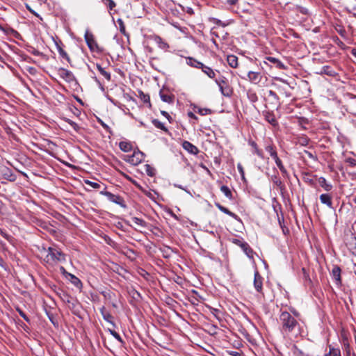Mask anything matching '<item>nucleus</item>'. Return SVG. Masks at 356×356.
<instances>
[{"label":"nucleus","mask_w":356,"mask_h":356,"mask_svg":"<svg viewBox=\"0 0 356 356\" xmlns=\"http://www.w3.org/2000/svg\"><path fill=\"white\" fill-rule=\"evenodd\" d=\"M294 316L288 312H282L279 316V323L282 334L289 338H297L301 335L302 327L297 320L298 312H293Z\"/></svg>","instance_id":"obj_1"},{"label":"nucleus","mask_w":356,"mask_h":356,"mask_svg":"<svg viewBox=\"0 0 356 356\" xmlns=\"http://www.w3.org/2000/svg\"><path fill=\"white\" fill-rule=\"evenodd\" d=\"M40 252L43 261L51 267L66 261V255L56 246H51L47 249L42 247Z\"/></svg>","instance_id":"obj_2"},{"label":"nucleus","mask_w":356,"mask_h":356,"mask_svg":"<svg viewBox=\"0 0 356 356\" xmlns=\"http://www.w3.org/2000/svg\"><path fill=\"white\" fill-rule=\"evenodd\" d=\"M265 149L267 152L269 153L270 156L274 159L277 166L281 171V172L283 175L287 174V170H286L285 167L284 166L282 161L279 158L277 155V152L276 150V147L273 144L267 145L265 147Z\"/></svg>","instance_id":"obj_3"},{"label":"nucleus","mask_w":356,"mask_h":356,"mask_svg":"<svg viewBox=\"0 0 356 356\" xmlns=\"http://www.w3.org/2000/svg\"><path fill=\"white\" fill-rule=\"evenodd\" d=\"M216 84L219 86L220 90L224 96L229 97L232 94V90L228 84L227 79L225 76H221L215 80Z\"/></svg>","instance_id":"obj_4"},{"label":"nucleus","mask_w":356,"mask_h":356,"mask_svg":"<svg viewBox=\"0 0 356 356\" xmlns=\"http://www.w3.org/2000/svg\"><path fill=\"white\" fill-rule=\"evenodd\" d=\"M144 158L145 154L138 150L134 151L131 155H126L124 159L134 165H137L144 160Z\"/></svg>","instance_id":"obj_5"},{"label":"nucleus","mask_w":356,"mask_h":356,"mask_svg":"<svg viewBox=\"0 0 356 356\" xmlns=\"http://www.w3.org/2000/svg\"><path fill=\"white\" fill-rule=\"evenodd\" d=\"M84 38L86 42V44L91 51H100V49L95 40L94 35L92 33L89 32L88 30L86 31L84 35Z\"/></svg>","instance_id":"obj_6"},{"label":"nucleus","mask_w":356,"mask_h":356,"mask_svg":"<svg viewBox=\"0 0 356 356\" xmlns=\"http://www.w3.org/2000/svg\"><path fill=\"white\" fill-rule=\"evenodd\" d=\"M100 194L106 196L109 201L115 203L123 208L126 207L124 200L121 196L113 194L111 192L106 191H100Z\"/></svg>","instance_id":"obj_7"},{"label":"nucleus","mask_w":356,"mask_h":356,"mask_svg":"<svg viewBox=\"0 0 356 356\" xmlns=\"http://www.w3.org/2000/svg\"><path fill=\"white\" fill-rule=\"evenodd\" d=\"M58 74L67 82H72L75 80L73 73L67 69L63 67L60 68L58 70Z\"/></svg>","instance_id":"obj_8"},{"label":"nucleus","mask_w":356,"mask_h":356,"mask_svg":"<svg viewBox=\"0 0 356 356\" xmlns=\"http://www.w3.org/2000/svg\"><path fill=\"white\" fill-rule=\"evenodd\" d=\"M237 244L241 247V248L243 250L245 254L248 256L250 259H254V251L249 245V244L246 242H241L238 241Z\"/></svg>","instance_id":"obj_9"},{"label":"nucleus","mask_w":356,"mask_h":356,"mask_svg":"<svg viewBox=\"0 0 356 356\" xmlns=\"http://www.w3.org/2000/svg\"><path fill=\"white\" fill-rule=\"evenodd\" d=\"M262 286L263 278L259 273L257 270L254 272V286L257 292L261 293L262 291Z\"/></svg>","instance_id":"obj_10"},{"label":"nucleus","mask_w":356,"mask_h":356,"mask_svg":"<svg viewBox=\"0 0 356 356\" xmlns=\"http://www.w3.org/2000/svg\"><path fill=\"white\" fill-rule=\"evenodd\" d=\"M248 79L251 83L258 84L262 79V75L260 72L250 71L248 73Z\"/></svg>","instance_id":"obj_11"},{"label":"nucleus","mask_w":356,"mask_h":356,"mask_svg":"<svg viewBox=\"0 0 356 356\" xmlns=\"http://www.w3.org/2000/svg\"><path fill=\"white\" fill-rule=\"evenodd\" d=\"M341 270L339 266L337 265L333 266L332 270V276L336 284L338 286L341 284Z\"/></svg>","instance_id":"obj_12"},{"label":"nucleus","mask_w":356,"mask_h":356,"mask_svg":"<svg viewBox=\"0 0 356 356\" xmlns=\"http://www.w3.org/2000/svg\"><path fill=\"white\" fill-rule=\"evenodd\" d=\"M182 147L191 154L196 155L199 152L198 148L187 140L182 143Z\"/></svg>","instance_id":"obj_13"},{"label":"nucleus","mask_w":356,"mask_h":356,"mask_svg":"<svg viewBox=\"0 0 356 356\" xmlns=\"http://www.w3.org/2000/svg\"><path fill=\"white\" fill-rule=\"evenodd\" d=\"M264 116L265 120L271 125L275 127L277 125V121L275 116V115L270 111H265L264 112Z\"/></svg>","instance_id":"obj_14"},{"label":"nucleus","mask_w":356,"mask_h":356,"mask_svg":"<svg viewBox=\"0 0 356 356\" xmlns=\"http://www.w3.org/2000/svg\"><path fill=\"white\" fill-rule=\"evenodd\" d=\"M346 246L353 254L356 256V237L351 236L346 243Z\"/></svg>","instance_id":"obj_15"},{"label":"nucleus","mask_w":356,"mask_h":356,"mask_svg":"<svg viewBox=\"0 0 356 356\" xmlns=\"http://www.w3.org/2000/svg\"><path fill=\"white\" fill-rule=\"evenodd\" d=\"M321 202L323 204L327 205L329 208L333 209L332 197L330 195L324 193L320 195Z\"/></svg>","instance_id":"obj_16"},{"label":"nucleus","mask_w":356,"mask_h":356,"mask_svg":"<svg viewBox=\"0 0 356 356\" xmlns=\"http://www.w3.org/2000/svg\"><path fill=\"white\" fill-rule=\"evenodd\" d=\"M100 312H101V314L102 315L103 318L105 321H106L107 322H108L109 323L112 324L113 326H115V324H114V323L113 321V316L110 314L109 312L106 311L105 307H102L100 309Z\"/></svg>","instance_id":"obj_17"},{"label":"nucleus","mask_w":356,"mask_h":356,"mask_svg":"<svg viewBox=\"0 0 356 356\" xmlns=\"http://www.w3.org/2000/svg\"><path fill=\"white\" fill-rule=\"evenodd\" d=\"M154 41L159 46V47L162 49L166 50L169 47L168 44L165 40H163L160 36L154 35Z\"/></svg>","instance_id":"obj_18"},{"label":"nucleus","mask_w":356,"mask_h":356,"mask_svg":"<svg viewBox=\"0 0 356 356\" xmlns=\"http://www.w3.org/2000/svg\"><path fill=\"white\" fill-rule=\"evenodd\" d=\"M248 144L254 149L253 153L257 154L261 159H264V153L261 149H259L257 144L252 140L248 141Z\"/></svg>","instance_id":"obj_19"},{"label":"nucleus","mask_w":356,"mask_h":356,"mask_svg":"<svg viewBox=\"0 0 356 356\" xmlns=\"http://www.w3.org/2000/svg\"><path fill=\"white\" fill-rule=\"evenodd\" d=\"M215 205L220 211L223 212L224 213L231 216L232 218H233L234 219H237L238 218V216H237L236 214H235L234 213L230 211L229 209H227L225 207L222 206L220 204L216 203Z\"/></svg>","instance_id":"obj_20"},{"label":"nucleus","mask_w":356,"mask_h":356,"mask_svg":"<svg viewBox=\"0 0 356 356\" xmlns=\"http://www.w3.org/2000/svg\"><path fill=\"white\" fill-rule=\"evenodd\" d=\"M266 59L270 61V63H274L278 69H286V66L284 65V64L276 58L268 56L266 57Z\"/></svg>","instance_id":"obj_21"},{"label":"nucleus","mask_w":356,"mask_h":356,"mask_svg":"<svg viewBox=\"0 0 356 356\" xmlns=\"http://www.w3.org/2000/svg\"><path fill=\"white\" fill-rule=\"evenodd\" d=\"M160 97L163 102L168 104H171L174 101V95L165 93L163 90L160 91Z\"/></svg>","instance_id":"obj_22"},{"label":"nucleus","mask_w":356,"mask_h":356,"mask_svg":"<svg viewBox=\"0 0 356 356\" xmlns=\"http://www.w3.org/2000/svg\"><path fill=\"white\" fill-rule=\"evenodd\" d=\"M318 184L326 191H330L332 188V186L324 177L318 179Z\"/></svg>","instance_id":"obj_23"},{"label":"nucleus","mask_w":356,"mask_h":356,"mask_svg":"<svg viewBox=\"0 0 356 356\" xmlns=\"http://www.w3.org/2000/svg\"><path fill=\"white\" fill-rule=\"evenodd\" d=\"M200 69L209 78L213 79L215 77L216 73L211 67L203 64V65L202 66V67Z\"/></svg>","instance_id":"obj_24"},{"label":"nucleus","mask_w":356,"mask_h":356,"mask_svg":"<svg viewBox=\"0 0 356 356\" xmlns=\"http://www.w3.org/2000/svg\"><path fill=\"white\" fill-rule=\"evenodd\" d=\"M227 61L230 67L236 68L238 66V58L234 55H229Z\"/></svg>","instance_id":"obj_25"},{"label":"nucleus","mask_w":356,"mask_h":356,"mask_svg":"<svg viewBox=\"0 0 356 356\" xmlns=\"http://www.w3.org/2000/svg\"><path fill=\"white\" fill-rule=\"evenodd\" d=\"M319 73L321 74H324L332 76L336 74V72L333 70V69L328 65L322 67V68L321 69V72Z\"/></svg>","instance_id":"obj_26"},{"label":"nucleus","mask_w":356,"mask_h":356,"mask_svg":"<svg viewBox=\"0 0 356 356\" xmlns=\"http://www.w3.org/2000/svg\"><path fill=\"white\" fill-rule=\"evenodd\" d=\"M96 67L99 73L107 80L110 81L111 79V73L106 71L99 64H96Z\"/></svg>","instance_id":"obj_27"},{"label":"nucleus","mask_w":356,"mask_h":356,"mask_svg":"<svg viewBox=\"0 0 356 356\" xmlns=\"http://www.w3.org/2000/svg\"><path fill=\"white\" fill-rule=\"evenodd\" d=\"M119 147L120 149L124 152H129L132 149V145L126 141H121L119 143Z\"/></svg>","instance_id":"obj_28"},{"label":"nucleus","mask_w":356,"mask_h":356,"mask_svg":"<svg viewBox=\"0 0 356 356\" xmlns=\"http://www.w3.org/2000/svg\"><path fill=\"white\" fill-rule=\"evenodd\" d=\"M56 47L60 56L65 59L69 63H70L71 60L67 52L62 48V47L60 44H56Z\"/></svg>","instance_id":"obj_29"},{"label":"nucleus","mask_w":356,"mask_h":356,"mask_svg":"<svg viewBox=\"0 0 356 356\" xmlns=\"http://www.w3.org/2000/svg\"><path fill=\"white\" fill-rule=\"evenodd\" d=\"M271 180L273 182V184L275 186H277L280 190L282 191L284 189V185L277 175L272 176Z\"/></svg>","instance_id":"obj_30"},{"label":"nucleus","mask_w":356,"mask_h":356,"mask_svg":"<svg viewBox=\"0 0 356 356\" xmlns=\"http://www.w3.org/2000/svg\"><path fill=\"white\" fill-rule=\"evenodd\" d=\"M187 63L194 67L200 69L203 65V63L192 58H189Z\"/></svg>","instance_id":"obj_31"},{"label":"nucleus","mask_w":356,"mask_h":356,"mask_svg":"<svg viewBox=\"0 0 356 356\" xmlns=\"http://www.w3.org/2000/svg\"><path fill=\"white\" fill-rule=\"evenodd\" d=\"M131 220L134 224H136L141 227L145 228L147 227V223L145 220H143V219H140L139 218L133 217V218H131Z\"/></svg>","instance_id":"obj_32"},{"label":"nucleus","mask_w":356,"mask_h":356,"mask_svg":"<svg viewBox=\"0 0 356 356\" xmlns=\"http://www.w3.org/2000/svg\"><path fill=\"white\" fill-rule=\"evenodd\" d=\"M209 309L211 312V313L213 314V316L216 318L218 319V321H221L222 320V312L218 309H216V308H213L211 307H209Z\"/></svg>","instance_id":"obj_33"},{"label":"nucleus","mask_w":356,"mask_h":356,"mask_svg":"<svg viewBox=\"0 0 356 356\" xmlns=\"http://www.w3.org/2000/svg\"><path fill=\"white\" fill-rule=\"evenodd\" d=\"M220 191L224 193V195L227 198H229V200H232L233 199L232 193L231 190L229 188L228 186H225V185L222 186L220 187Z\"/></svg>","instance_id":"obj_34"},{"label":"nucleus","mask_w":356,"mask_h":356,"mask_svg":"<svg viewBox=\"0 0 356 356\" xmlns=\"http://www.w3.org/2000/svg\"><path fill=\"white\" fill-rule=\"evenodd\" d=\"M325 356H341V351L339 348H335L330 346L329 353L325 354Z\"/></svg>","instance_id":"obj_35"},{"label":"nucleus","mask_w":356,"mask_h":356,"mask_svg":"<svg viewBox=\"0 0 356 356\" xmlns=\"http://www.w3.org/2000/svg\"><path fill=\"white\" fill-rule=\"evenodd\" d=\"M152 124L158 129L164 131L165 132H168V129L165 127L164 124L160 122L157 119H154L152 120Z\"/></svg>","instance_id":"obj_36"},{"label":"nucleus","mask_w":356,"mask_h":356,"mask_svg":"<svg viewBox=\"0 0 356 356\" xmlns=\"http://www.w3.org/2000/svg\"><path fill=\"white\" fill-rule=\"evenodd\" d=\"M102 1L107 6L109 12L113 10V9L116 6V3L113 0H102Z\"/></svg>","instance_id":"obj_37"},{"label":"nucleus","mask_w":356,"mask_h":356,"mask_svg":"<svg viewBox=\"0 0 356 356\" xmlns=\"http://www.w3.org/2000/svg\"><path fill=\"white\" fill-rule=\"evenodd\" d=\"M145 171L148 176L154 177L155 175V169L149 164L145 165Z\"/></svg>","instance_id":"obj_38"},{"label":"nucleus","mask_w":356,"mask_h":356,"mask_svg":"<svg viewBox=\"0 0 356 356\" xmlns=\"http://www.w3.org/2000/svg\"><path fill=\"white\" fill-rule=\"evenodd\" d=\"M117 23L118 24L119 30L120 31L124 34L126 35V29H125V25L124 24V22L122 19H118Z\"/></svg>","instance_id":"obj_39"},{"label":"nucleus","mask_w":356,"mask_h":356,"mask_svg":"<svg viewBox=\"0 0 356 356\" xmlns=\"http://www.w3.org/2000/svg\"><path fill=\"white\" fill-rule=\"evenodd\" d=\"M85 183L87 185H88V186H90L92 188H95V189L100 188V184L99 183H97V182H94V181H90V180H86Z\"/></svg>","instance_id":"obj_40"},{"label":"nucleus","mask_w":356,"mask_h":356,"mask_svg":"<svg viewBox=\"0 0 356 356\" xmlns=\"http://www.w3.org/2000/svg\"><path fill=\"white\" fill-rule=\"evenodd\" d=\"M108 331L111 333V334L115 337V339H116L120 342H122V339L118 332L111 329H108Z\"/></svg>","instance_id":"obj_41"},{"label":"nucleus","mask_w":356,"mask_h":356,"mask_svg":"<svg viewBox=\"0 0 356 356\" xmlns=\"http://www.w3.org/2000/svg\"><path fill=\"white\" fill-rule=\"evenodd\" d=\"M140 97L145 103L150 102V97L148 95H145L143 92H141V94L140 95Z\"/></svg>","instance_id":"obj_42"},{"label":"nucleus","mask_w":356,"mask_h":356,"mask_svg":"<svg viewBox=\"0 0 356 356\" xmlns=\"http://www.w3.org/2000/svg\"><path fill=\"white\" fill-rule=\"evenodd\" d=\"M237 169L241 176L243 180H245V172L242 165L239 163L237 164Z\"/></svg>","instance_id":"obj_43"},{"label":"nucleus","mask_w":356,"mask_h":356,"mask_svg":"<svg viewBox=\"0 0 356 356\" xmlns=\"http://www.w3.org/2000/svg\"><path fill=\"white\" fill-rule=\"evenodd\" d=\"M198 113L202 115H206L210 114L211 113V111L209 108H201V109H199Z\"/></svg>","instance_id":"obj_44"},{"label":"nucleus","mask_w":356,"mask_h":356,"mask_svg":"<svg viewBox=\"0 0 356 356\" xmlns=\"http://www.w3.org/2000/svg\"><path fill=\"white\" fill-rule=\"evenodd\" d=\"M161 113L162 114V115L165 117L170 122L172 120V117L166 111H161Z\"/></svg>","instance_id":"obj_45"},{"label":"nucleus","mask_w":356,"mask_h":356,"mask_svg":"<svg viewBox=\"0 0 356 356\" xmlns=\"http://www.w3.org/2000/svg\"><path fill=\"white\" fill-rule=\"evenodd\" d=\"M19 315L21 316V317H22L26 321H27V322L29 321V318L22 311L19 310Z\"/></svg>","instance_id":"obj_46"},{"label":"nucleus","mask_w":356,"mask_h":356,"mask_svg":"<svg viewBox=\"0 0 356 356\" xmlns=\"http://www.w3.org/2000/svg\"><path fill=\"white\" fill-rule=\"evenodd\" d=\"M268 94H269V96L273 97L275 99H278V96L275 93V92H274L273 90H269Z\"/></svg>","instance_id":"obj_47"},{"label":"nucleus","mask_w":356,"mask_h":356,"mask_svg":"<svg viewBox=\"0 0 356 356\" xmlns=\"http://www.w3.org/2000/svg\"><path fill=\"white\" fill-rule=\"evenodd\" d=\"M99 123L101 124V125L106 130H109L110 129V127L106 124H105L102 120H99Z\"/></svg>","instance_id":"obj_48"},{"label":"nucleus","mask_w":356,"mask_h":356,"mask_svg":"<svg viewBox=\"0 0 356 356\" xmlns=\"http://www.w3.org/2000/svg\"><path fill=\"white\" fill-rule=\"evenodd\" d=\"M226 2L229 5H235L238 2V0H226Z\"/></svg>","instance_id":"obj_49"},{"label":"nucleus","mask_w":356,"mask_h":356,"mask_svg":"<svg viewBox=\"0 0 356 356\" xmlns=\"http://www.w3.org/2000/svg\"><path fill=\"white\" fill-rule=\"evenodd\" d=\"M26 8L31 13H33V15L38 16V14L34 12V10H32V8H30V6L29 5H26Z\"/></svg>","instance_id":"obj_50"},{"label":"nucleus","mask_w":356,"mask_h":356,"mask_svg":"<svg viewBox=\"0 0 356 356\" xmlns=\"http://www.w3.org/2000/svg\"><path fill=\"white\" fill-rule=\"evenodd\" d=\"M188 115L191 118L197 119L196 115L193 113H192V112H189Z\"/></svg>","instance_id":"obj_51"},{"label":"nucleus","mask_w":356,"mask_h":356,"mask_svg":"<svg viewBox=\"0 0 356 356\" xmlns=\"http://www.w3.org/2000/svg\"><path fill=\"white\" fill-rule=\"evenodd\" d=\"M68 122L70 123V124H71L74 128H75V127L77 126L76 123H75L74 122H73L72 120H68Z\"/></svg>","instance_id":"obj_52"},{"label":"nucleus","mask_w":356,"mask_h":356,"mask_svg":"<svg viewBox=\"0 0 356 356\" xmlns=\"http://www.w3.org/2000/svg\"><path fill=\"white\" fill-rule=\"evenodd\" d=\"M353 229L354 231L355 234H356V220L355 221V222L353 225Z\"/></svg>","instance_id":"obj_53"},{"label":"nucleus","mask_w":356,"mask_h":356,"mask_svg":"<svg viewBox=\"0 0 356 356\" xmlns=\"http://www.w3.org/2000/svg\"><path fill=\"white\" fill-rule=\"evenodd\" d=\"M4 264V261L3 259H2V257L0 256V266H3Z\"/></svg>","instance_id":"obj_54"},{"label":"nucleus","mask_w":356,"mask_h":356,"mask_svg":"<svg viewBox=\"0 0 356 356\" xmlns=\"http://www.w3.org/2000/svg\"><path fill=\"white\" fill-rule=\"evenodd\" d=\"M0 234L2 235L3 237H6V234H5L2 229L0 228Z\"/></svg>","instance_id":"obj_55"},{"label":"nucleus","mask_w":356,"mask_h":356,"mask_svg":"<svg viewBox=\"0 0 356 356\" xmlns=\"http://www.w3.org/2000/svg\"><path fill=\"white\" fill-rule=\"evenodd\" d=\"M300 12H301L302 13L307 14V9H305V8H302V9L300 10Z\"/></svg>","instance_id":"obj_56"},{"label":"nucleus","mask_w":356,"mask_h":356,"mask_svg":"<svg viewBox=\"0 0 356 356\" xmlns=\"http://www.w3.org/2000/svg\"><path fill=\"white\" fill-rule=\"evenodd\" d=\"M306 154L310 157V158H313V155L312 153L309 152H306Z\"/></svg>","instance_id":"obj_57"},{"label":"nucleus","mask_w":356,"mask_h":356,"mask_svg":"<svg viewBox=\"0 0 356 356\" xmlns=\"http://www.w3.org/2000/svg\"><path fill=\"white\" fill-rule=\"evenodd\" d=\"M353 202L356 204V195L353 197Z\"/></svg>","instance_id":"obj_58"},{"label":"nucleus","mask_w":356,"mask_h":356,"mask_svg":"<svg viewBox=\"0 0 356 356\" xmlns=\"http://www.w3.org/2000/svg\"><path fill=\"white\" fill-rule=\"evenodd\" d=\"M187 13H193L192 9H191V8H190V9L187 11Z\"/></svg>","instance_id":"obj_59"},{"label":"nucleus","mask_w":356,"mask_h":356,"mask_svg":"<svg viewBox=\"0 0 356 356\" xmlns=\"http://www.w3.org/2000/svg\"><path fill=\"white\" fill-rule=\"evenodd\" d=\"M277 80H279V81H280L285 82V81H284L282 79H281V78H277Z\"/></svg>","instance_id":"obj_60"},{"label":"nucleus","mask_w":356,"mask_h":356,"mask_svg":"<svg viewBox=\"0 0 356 356\" xmlns=\"http://www.w3.org/2000/svg\"><path fill=\"white\" fill-rule=\"evenodd\" d=\"M60 270H61V271H63V272H64V271H65V268H64L63 266H61V267H60Z\"/></svg>","instance_id":"obj_61"},{"label":"nucleus","mask_w":356,"mask_h":356,"mask_svg":"<svg viewBox=\"0 0 356 356\" xmlns=\"http://www.w3.org/2000/svg\"><path fill=\"white\" fill-rule=\"evenodd\" d=\"M238 355H239L238 353H235L234 355L237 356Z\"/></svg>","instance_id":"obj_62"}]
</instances>
